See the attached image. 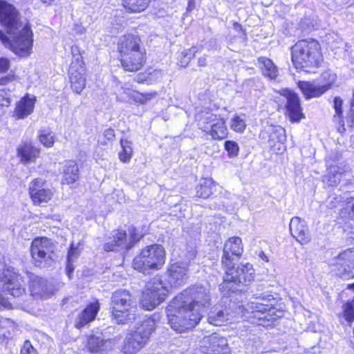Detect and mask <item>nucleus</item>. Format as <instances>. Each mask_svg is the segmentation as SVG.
<instances>
[{
    "mask_svg": "<svg viewBox=\"0 0 354 354\" xmlns=\"http://www.w3.org/2000/svg\"><path fill=\"white\" fill-rule=\"evenodd\" d=\"M210 304L209 290L203 286H194L173 299L167 308L171 328L183 333L194 328L201 319L203 309Z\"/></svg>",
    "mask_w": 354,
    "mask_h": 354,
    "instance_id": "f257e3e1",
    "label": "nucleus"
},
{
    "mask_svg": "<svg viewBox=\"0 0 354 354\" xmlns=\"http://www.w3.org/2000/svg\"><path fill=\"white\" fill-rule=\"evenodd\" d=\"M0 24L6 29V34L0 30V40L16 55L26 57L31 53L32 32L27 24H23L16 9L0 0Z\"/></svg>",
    "mask_w": 354,
    "mask_h": 354,
    "instance_id": "f03ea898",
    "label": "nucleus"
},
{
    "mask_svg": "<svg viewBox=\"0 0 354 354\" xmlns=\"http://www.w3.org/2000/svg\"><path fill=\"white\" fill-rule=\"evenodd\" d=\"M243 252L242 240L238 236L229 238L225 243L223 250L221 264L225 268V274L223 277L227 288L235 290L227 284L234 283L236 285H247L254 279V269L250 263L240 264L234 266V261L238 259Z\"/></svg>",
    "mask_w": 354,
    "mask_h": 354,
    "instance_id": "7ed1b4c3",
    "label": "nucleus"
},
{
    "mask_svg": "<svg viewBox=\"0 0 354 354\" xmlns=\"http://www.w3.org/2000/svg\"><path fill=\"white\" fill-rule=\"evenodd\" d=\"M292 61L298 71L314 73L322 61L321 47L315 39H302L292 48Z\"/></svg>",
    "mask_w": 354,
    "mask_h": 354,
    "instance_id": "20e7f679",
    "label": "nucleus"
},
{
    "mask_svg": "<svg viewBox=\"0 0 354 354\" xmlns=\"http://www.w3.org/2000/svg\"><path fill=\"white\" fill-rule=\"evenodd\" d=\"M138 35L128 34L122 36L118 41V50L123 68L133 72L140 70L145 62V50L140 46Z\"/></svg>",
    "mask_w": 354,
    "mask_h": 354,
    "instance_id": "39448f33",
    "label": "nucleus"
},
{
    "mask_svg": "<svg viewBox=\"0 0 354 354\" xmlns=\"http://www.w3.org/2000/svg\"><path fill=\"white\" fill-rule=\"evenodd\" d=\"M165 252L160 244L148 245L142 250L133 261V268L145 273L149 270H159L165 263Z\"/></svg>",
    "mask_w": 354,
    "mask_h": 354,
    "instance_id": "423d86ee",
    "label": "nucleus"
},
{
    "mask_svg": "<svg viewBox=\"0 0 354 354\" xmlns=\"http://www.w3.org/2000/svg\"><path fill=\"white\" fill-rule=\"evenodd\" d=\"M133 301L129 291L115 290L111 297L112 316L117 324H124L135 318Z\"/></svg>",
    "mask_w": 354,
    "mask_h": 354,
    "instance_id": "0eeeda50",
    "label": "nucleus"
},
{
    "mask_svg": "<svg viewBox=\"0 0 354 354\" xmlns=\"http://www.w3.org/2000/svg\"><path fill=\"white\" fill-rule=\"evenodd\" d=\"M196 120L198 128L214 140H223L228 134L224 119L209 110L198 112Z\"/></svg>",
    "mask_w": 354,
    "mask_h": 354,
    "instance_id": "6e6552de",
    "label": "nucleus"
},
{
    "mask_svg": "<svg viewBox=\"0 0 354 354\" xmlns=\"http://www.w3.org/2000/svg\"><path fill=\"white\" fill-rule=\"evenodd\" d=\"M55 250L54 243L46 237L35 238L31 243L30 254L32 263L39 268H47L53 262Z\"/></svg>",
    "mask_w": 354,
    "mask_h": 354,
    "instance_id": "1a4fd4ad",
    "label": "nucleus"
},
{
    "mask_svg": "<svg viewBox=\"0 0 354 354\" xmlns=\"http://www.w3.org/2000/svg\"><path fill=\"white\" fill-rule=\"evenodd\" d=\"M242 316L247 318L251 323L268 326L273 323L274 317L270 313L269 305L259 301H251L245 306L239 308Z\"/></svg>",
    "mask_w": 354,
    "mask_h": 354,
    "instance_id": "9d476101",
    "label": "nucleus"
},
{
    "mask_svg": "<svg viewBox=\"0 0 354 354\" xmlns=\"http://www.w3.org/2000/svg\"><path fill=\"white\" fill-rule=\"evenodd\" d=\"M141 235L137 232L135 227L128 228V234L126 231L118 230L113 231L111 236L104 245L106 251H118L119 250L129 249L135 243L138 241Z\"/></svg>",
    "mask_w": 354,
    "mask_h": 354,
    "instance_id": "9b49d317",
    "label": "nucleus"
},
{
    "mask_svg": "<svg viewBox=\"0 0 354 354\" xmlns=\"http://www.w3.org/2000/svg\"><path fill=\"white\" fill-rule=\"evenodd\" d=\"M169 290L161 281L155 279L153 282L149 283L147 289L143 292L141 298L142 307L151 310L158 305L165 301Z\"/></svg>",
    "mask_w": 354,
    "mask_h": 354,
    "instance_id": "f8f14e48",
    "label": "nucleus"
},
{
    "mask_svg": "<svg viewBox=\"0 0 354 354\" xmlns=\"http://www.w3.org/2000/svg\"><path fill=\"white\" fill-rule=\"evenodd\" d=\"M333 270L336 274L344 279L354 277V248H348L339 253L331 262Z\"/></svg>",
    "mask_w": 354,
    "mask_h": 354,
    "instance_id": "ddd939ff",
    "label": "nucleus"
},
{
    "mask_svg": "<svg viewBox=\"0 0 354 354\" xmlns=\"http://www.w3.org/2000/svg\"><path fill=\"white\" fill-rule=\"evenodd\" d=\"M0 280L3 289L14 297H20L25 293V283L23 277L13 268H8L0 273Z\"/></svg>",
    "mask_w": 354,
    "mask_h": 354,
    "instance_id": "4468645a",
    "label": "nucleus"
},
{
    "mask_svg": "<svg viewBox=\"0 0 354 354\" xmlns=\"http://www.w3.org/2000/svg\"><path fill=\"white\" fill-rule=\"evenodd\" d=\"M45 183L42 178H35L30 183L28 192L34 205H40L51 200L53 193L51 189L44 187Z\"/></svg>",
    "mask_w": 354,
    "mask_h": 354,
    "instance_id": "2eb2a0df",
    "label": "nucleus"
},
{
    "mask_svg": "<svg viewBox=\"0 0 354 354\" xmlns=\"http://www.w3.org/2000/svg\"><path fill=\"white\" fill-rule=\"evenodd\" d=\"M279 93L286 99V109L290 121L297 122L301 118H304V115L302 113L299 96L295 93L286 88L281 89Z\"/></svg>",
    "mask_w": 354,
    "mask_h": 354,
    "instance_id": "dca6fc26",
    "label": "nucleus"
},
{
    "mask_svg": "<svg viewBox=\"0 0 354 354\" xmlns=\"http://www.w3.org/2000/svg\"><path fill=\"white\" fill-rule=\"evenodd\" d=\"M155 328V319L151 317H148L138 322L128 331L133 336L134 338L139 340V342L145 346L149 342L150 337Z\"/></svg>",
    "mask_w": 354,
    "mask_h": 354,
    "instance_id": "f3484780",
    "label": "nucleus"
},
{
    "mask_svg": "<svg viewBox=\"0 0 354 354\" xmlns=\"http://www.w3.org/2000/svg\"><path fill=\"white\" fill-rule=\"evenodd\" d=\"M188 264L186 262H176L171 264L167 270V282L171 287L183 285L187 279Z\"/></svg>",
    "mask_w": 354,
    "mask_h": 354,
    "instance_id": "a211bd4d",
    "label": "nucleus"
},
{
    "mask_svg": "<svg viewBox=\"0 0 354 354\" xmlns=\"http://www.w3.org/2000/svg\"><path fill=\"white\" fill-rule=\"evenodd\" d=\"M29 279L30 290L32 296L47 298L52 294V289L48 286L47 281L30 272H26Z\"/></svg>",
    "mask_w": 354,
    "mask_h": 354,
    "instance_id": "6ab92c4d",
    "label": "nucleus"
},
{
    "mask_svg": "<svg viewBox=\"0 0 354 354\" xmlns=\"http://www.w3.org/2000/svg\"><path fill=\"white\" fill-rule=\"evenodd\" d=\"M290 230L292 236L301 244H306L310 241L309 231L305 220L298 216L291 218Z\"/></svg>",
    "mask_w": 354,
    "mask_h": 354,
    "instance_id": "aec40b11",
    "label": "nucleus"
},
{
    "mask_svg": "<svg viewBox=\"0 0 354 354\" xmlns=\"http://www.w3.org/2000/svg\"><path fill=\"white\" fill-rule=\"evenodd\" d=\"M203 342L207 351L214 354H230L227 339L216 333L205 337Z\"/></svg>",
    "mask_w": 354,
    "mask_h": 354,
    "instance_id": "412c9836",
    "label": "nucleus"
},
{
    "mask_svg": "<svg viewBox=\"0 0 354 354\" xmlns=\"http://www.w3.org/2000/svg\"><path fill=\"white\" fill-rule=\"evenodd\" d=\"M111 339H104L101 336L91 335L88 337L86 348L92 354H107L112 349Z\"/></svg>",
    "mask_w": 354,
    "mask_h": 354,
    "instance_id": "4be33fe9",
    "label": "nucleus"
},
{
    "mask_svg": "<svg viewBox=\"0 0 354 354\" xmlns=\"http://www.w3.org/2000/svg\"><path fill=\"white\" fill-rule=\"evenodd\" d=\"M84 65L78 66L71 64L69 68V77L73 90L80 93L86 86Z\"/></svg>",
    "mask_w": 354,
    "mask_h": 354,
    "instance_id": "5701e85b",
    "label": "nucleus"
},
{
    "mask_svg": "<svg viewBox=\"0 0 354 354\" xmlns=\"http://www.w3.org/2000/svg\"><path fill=\"white\" fill-rule=\"evenodd\" d=\"M100 309V304L97 301H95L89 304L80 313L78 314L75 326L81 328L93 321Z\"/></svg>",
    "mask_w": 354,
    "mask_h": 354,
    "instance_id": "b1692460",
    "label": "nucleus"
},
{
    "mask_svg": "<svg viewBox=\"0 0 354 354\" xmlns=\"http://www.w3.org/2000/svg\"><path fill=\"white\" fill-rule=\"evenodd\" d=\"M62 183L69 185L76 182L79 178V168L75 161H66L60 169Z\"/></svg>",
    "mask_w": 354,
    "mask_h": 354,
    "instance_id": "393cba45",
    "label": "nucleus"
},
{
    "mask_svg": "<svg viewBox=\"0 0 354 354\" xmlns=\"http://www.w3.org/2000/svg\"><path fill=\"white\" fill-rule=\"evenodd\" d=\"M298 86L306 99L317 97L327 91V86H322L321 84H316L314 82L299 81Z\"/></svg>",
    "mask_w": 354,
    "mask_h": 354,
    "instance_id": "a878e982",
    "label": "nucleus"
},
{
    "mask_svg": "<svg viewBox=\"0 0 354 354\" xmlns=\"http://www.w3.org/2000/svg\"><path fill=\"white\" fill-rule=\"evenodd\" d=\"M35 103V97L26 96L17 104L15 110V116L17 119H23L30 115L34 109Z\"/></svg>",
    "mask_w": 354,
    "mask_h": 354,
    "instance_id": "bb28decb",
    "label": "nucleus"
},
{
    "mask_svg": "<svg viewBox=\"0 0 354 354\" xmlns=\"http://www.w3.org/2000/svg\"><path fill=\"white\" fill-rule=\"evenodd\" d=\"M144 347L145 346L128 331L120 345V351L124 354H136Z\"/></svg>",
    "mask_w": 354,
    "mask_h": 354,
    "instance_id": "cd10ccee",
    "label": "nucleus"
},
{
    "mask_svg": "<svg viewBox=\"0 0 354 354\" xmlns=\"http://www.w3.org/2000/svg\"><path fill=\"white\" fill-rule=\"evenodd\" d=\"M144 347L145 346L128 331L120 345V351L124 354H136Z\"/></svg>",
    "mask_w": 354,
    "mask_h": 354,
    "instance_id": "c85d7f7f",
    "label": "nucleus"
},
{
    "mask_svg": "<svg viewBox=\"0 0 354 354\" xmlns=\"http://www.w3.org/2000/svg\"><path fill=\"white\" fill-rule=\"evenodd\" d=\"M230 315L226 308L214 306L208 314V322L214 326H221L230 319Z\"/></svg>",
    "mask_w": 354,
    "mask_h": 354,
    "instance_id": "c756f323",
    "label": "nucleus"
},
{
    "mask_svg": "<svg viewBox=\"0 0 354 354\" xmlns=\"http://www.w3.org/2000/svg\"><path fill=\"white\" fill-rule=\"evenodd\" d=\"M120 90L122 94L126 95L129 99L139 104L147 103L151 100L156 93H141L133 90L127 84H120Z\"/></svg>",
    "mask_w": 354,
    "mask_h": 354,
    "instance_id": "7c9ffc66",
    "label": "nucleus"
},
{
    "mask_svg": "<svg viewBox=\"0 0 354 354\" xmlns=\"http://www.w3.org/2000/svg\"><path fill=\"white\" fill-rule=\"evenodd\" d=\"M258 64L264 76L274 80L278 76V68L272 61L266 57H259Z\"/></svg>",
    "mask_w": 354,
    "mask_h": 354,
    "instance_id": "2f4dec72",
    "label": "nucleus"
},
{
    "mask_svg": "<svg viewBox=\"0 0 354 354\" xmlns=\"http://www.w3.org/2000/svg\"><path fill=\"white\" fill-rule=\"evenodd\" d=\"M151 0H122V6L130 13H140L145 10Z\"/></svg>",
    "mask_w": 354,
    "mask_h": 354,
    "instance_id": "473e14b6",
    "label": "nucleus"
},
{
    "mask_svg": "<svg viewBox=\"0 0 354 354\" xmlns=\"http://www.w3.org/2000/svg\"><path fill=\"white\" fill-rule=\"evenodd\" d=\"M21 161L24 162L34 161L39 156V149L35 148L30 143H24L18 149Z\"/></svg>",
    "mask_w": 354,
    "mask_h": 354,
    "instance_id": "72a5a7b5",
    "label": "nucleus"
},
{
    "mask_svg": "<svg viewBox=\"0 0 354 354\" xmlns=\"http://www.w3.org/2000/svg\"><path fill=\"white\" fill-rule=\"evenodd\" d=\"M215 182L212 178H205L196 186V194L198 197L207 198L212 194Z\"/></svg>",
    "mask_w": 354,
    "mask_h": 354,
    "instance_id": "f704fd0d",
    "label": "nucleus"
},
{
    "mask_svg": "<svg viewBox=\"0 0 354 354\" xmlns=\"http://www.w3.org/2000/svg\"><path fill=\"white\" fill-rule=\"evenodd\" d=\"M342 105L343 100L340 97H335L333 100V108L335 111V115H334V120L336 122L339 124L338 127V131L341 133L345 131L344 124L342 120Z\"/></svg>",
    "mask_w": 354,
    "mask_h": 354,
    "instance_id": "c9c22d12",
    "label": "nucleus"
},
{
    "mask_svg": "<svg viewBox=\"0 0 354 354\" xmlns=\"http://www.w3.org/2000/svg\"><path fill=\"white\" fill-rule=\"evenodd\" d=\"M120 146L122 151L119 153V158L123 162H128L131 159L133 149L131 142L127 139H120Z\"/></svg>",
    "mask_w": 354,
    "mask_h": 354,
    "instance_id": "e433bc0d",
    "label": "nucleus"
},
{
    "mask_svg": "<svg viewBox=\"0 0 354 354\" xmlns=\"http://www.w3.org/2000/svg\"><path fill=\"white\" fill-rule=\"evenodd\" d=\"M40 142L46 147H51L55 142V135L49 129H41L38 132Z\"/></svg>",
    "mask_w": 354,
    "mask_h": 354,
    "instance_id": "4c0bfd02",
    "label": "nucleus"
},
{
    "mask_svg": "<svg viewBox=\"0 0 354 354\" xmlns=\"http://www.w3.org/2000/svg\"><path fill=\"white\" fill-rule=\"evenodd\" d=\"M272 131L270 133V138L268 140L269 145L270 147H273L272 142L276 141L277 144L279 145L278 149L280 150L281 146L282 145L281 141L283 137L284 129L281 127H278L274 129H272Z\"/></svg>",
    "mask_w": 354,
    "mask_h": 354,
    "instance_id": "58836bf2",
    "label": "nucleus"
},
{
    "mask_svg": "<svg viewBox=\"0 0 354 354\" xmlns=\"http://www.w3.org/2000/svg\"><path fill=\"white\" fill-rule=\"evenodd\" d=\"M336 81V75L331 71L328 70L323 72L320 76L322 86H327V91L330 88L331 85Z\"/></svg>",
    "mask_w": 354,
    "mask_h": 354,
    "instance_id": "ea45409f",
    "label": "nucleus"
},
{
    "mask_svg": "<svg viewBox=\"0 0 354 354\" xmlns=\"http://www.w3.org/2000/svg\"><path fill=\"white\" fill-rule=\"evenodd\" d=\"M342 315L348 323L354 321V302L352 301L346 303L342 308Z\"/></svg>",
    "mask_w": 354,
    "mask_h": 354,
    "instance_id": "a19ab883",
    "label": "nucleus"
},
{
    "mask_svg": "<svg viewBox=\"0 0 354 354\" xmlns=\"http://www.w3.org/2000/svg\"><path fill=\"white\" fill-rule=\"evenodd\" d=\"M230 127L233 131L241 133L245 130L246 127V124L243 119L235 115L231 119Z\"/></svg>",
    "mask_w": 354,
    "mask_h": 354,
    "instance_id": "79ce46f5",
    "label": "nucleus"
},
{
    "mask_svg": "<svg viewBox=\"0 0 354 354\" xmlns=\"http://www.w3.org/2000/svg\"><path fill=\"white\" fill-rule=\"evenodd\" d=\"M341 175V173L336 172V168L335 167H332L330 168L325 180L327 181L328 185L335 186L340 181Z\"/></svg>",
    "mask_w": 354,
    "mask_h": 354,
    "instance_id": "37998d69",
    "label": "nucleus"
},
{
    "mask_svg": "<svg viewBox=\"0 0 354 354\" xmlns=\"http://www.w3.org/2000/svg\"><path fill=\"white\" fill-rule=\"evenodd\" d=\"M225 149L227 151L230 158L236 157L239 155V147L238 144L232 140H227L225 142Z\"/></svg>",
    "mask_w": 354,
    "mask_h": 354,
    "instance_id": "c03bdc74",
    "label": "nucleus"
},
{
    "mask_svg": "<svg viewBox=\"0 0 354 354\" xmlns=\"http://www.w3.org/2000/svg\"><path fill=\"white\" fill-rule=\"evenodd\" d=\"M71 55L73 56V60L71 64L82 66L84 65L82 57L80 55V50L77 45H73L71 46Z\"/></svg>",
    "mask_w": 354,
    "mask_h": 354,
    "instance_id": "a18cd8bd",
    "label": "nucleus"
},
{
    "mask_svg": "<svg viewBox=\"0 0 354 354\" xmlns=\"http://www.w3.org/2000/svg\"><path fill=\"white\" fill-rule=\"evenodd\" d=\"M197 52L196 47H192L185 51L182 52L179 56L185 57V61H181L180 66L182 67L186 66L188 63L190 62L192 57H194L196 53Z\"/></svg>",
    "mask_w": 354,
    "mask_h": 354,
    "instance_id": "49530a36",
    "label": "nucleus"
},
{
    "mask_svg": "<svg viewBox=\"0 0 354 354\" xmlns=\"http://www.w3.org/2000/svg\"><path fill=\"white\" fill-rule=\"evenodd\" d=\"M80 254V250L79 248V245H75V244L72 243L68 252L67 259L68 261H73L79 257Z\"/></svg>",
    "mask_w": 354,
    "mask_h": 354,
    "instance_id": "de8ad7c7",
    "label": "nucleus"
},
{
    "mask_svg": "<svg viewBox=\"0 0 354 354\" xmlns=\"http://www.w3.org/2000/svg\"><path fill=\"white\" fill-rule=\"evenodd\" d=\"M11 102L10 93L3 88H0V105L3 106H9Z\"/></svg>",
    "mask_w": 354,
    "mask_h": 354,
    "instance_id": "09e8293b",
    "label": "nucleus"
},
{
    "mask_svg": "<svg viewBox=\"0 0 354 354\" xmlns=\"http://www.w3.org/2000/svg\"><path fill=\"white\" fill-rule=\"evenodd\" d=\"M20 353L21 354H38L37 350L28 340L24 342Z\"/></svg>",
    "mask_w": 354,
    "mask_h": 354,
    "instance_id": "8fccbe9b",
    "label": "nucleus"
},
{
    "mask_svg": "<svg viewBox=\"0 0 354 354\" xmlns=\"http://www.w3.org/2000/svg\"><path fill=\"white\" fill-rule=\"evenodd\" d=\"M346 211L349 218L354 220V197L348 199L346 204Z\"/></svg>",
    "mask_w": 354,
    "mask_h": 354,
    "instance_id": "3c124183",
    "label": "nucleus"
},
{
    "mask_svg": "<svg viewBox=\"0 0 354 354\" xmlns=\"http://www.w3.org/2000/svg\"><path fill=\"white\" fill-rule=\"evenodd\" d=\"M10 68V61L7 58H0V73H5Z\"/></svg>",
    "mask_w": 354,
    "mask_h": 354,
    "instance_id": "603ef678",
    "label": "nucleus"
},
{
    "mask_svg": "<svg viewBox=\"0 0 354 354\" xmlns=\"http://www.w3.org/2000/svg\"><path fill=\"white\" fill-rule=\"evenodd\" d=\"M348 122H351V126L354 127V91L353 97L351 102V109L348 114Z\"/></svg>",
    "mask_w": 354,
    "mask_h": 354,
    "instance_id": "864d4df0",
    "label": "nucleus"
},
{
    "mask_svg": "<svg viewBox=\"0 0 354 354\" xmlns=\"http://www.w3.org/2000/svg\"><path fill=\"white\" fill-rule=\"evenodd\" d=\"M11 304L8 301V299L3 297L1 295H0V309L2 308H11Z\"/></svg>",
    "mask_w": 354,
    "mask_h": 354,
    "instance_id": "5fc2aeb1",
    "label": "nucleus"
},
{
    "mask_svg": "<svg viewBox=\"0 0 354 354\" xmlns=\"http://www.w3.org/2000/svg\"><path fill=\"white\" fill-rule=\"evenodd\" d=\"M103 136L108 140H111L115 137V131L113 129H111V128L106 129L104 131Z\"/></svg>",
    "mask_w": 354,
    "mask_h": 354,
    "instance_id": "6e6d98bb",
    "label": "nucleus"
},
{
    "mask_svg": "<svg viewBox=\"0 0 354 354\" xmlns=\"http://www.w3.org/2000/svg\"><path fill=\"white\" fill-rule=\"evenodd\" d=\"M66 272L69 278H71V274H73L74 268L73 266V261H68L67 259V264H66Z\"/></svg>",
    "mask_w": 354,
    "mask_h": 354,
    "instance_id": "4d7b16f0",
    "label": "nucleus"
},
{
    "mask_svg": "<svg viewBox=\"0 0 354 354\" xmlns=\"http://www.w3.org/2000/svg\"><path fill=\"white\" fill-rule=\"evenodd\" d=\"M10 80H11V78L10 77H8V76L2 77V78H0V86L6 84Z\"/></svg>",
    "mask_w": 354,
    "mask_h": 354,
    "instance_id": "13d9d810",
    "label": "nucleus"
},
{
    "mask_svg": "<svg viewBox=\"0 0 354 354\" xmlns=\"http://www.w3.org/2000/svg\"><path fill=\"white\" fill-rule=\"evenodd\" d=\"M198 64L201 66H205L206 65V58L201 57L198 59Z\"/></svg>",
    "mask_w": 354,
    "mask_h": 354,
    "instance_id": "bf43d9fd",
    "label": "nucleus"
},
{
    "mask_svg": "<svg viewBox=\"0 0 354 354\" xmlns=\"http://www.w3.org/2000/svg\"><path fill=\"white\" fill-rule=\"evenodd\" d=\"M75 31L77 32V33H80V34H82L83 32H85V28L84 27H82V26H77L75 27Z\"/></svg>",
    "mask_w": 354,
    "mask_h": 354,
    "instance_id": "052dcab7",
    "label": "nucleus"
},
{
    "mask_svg": "<svg viewBox=\"0 0 354 354\" xmlns=\"http://www.w3.org/2000/svg\"><path fill=\"white\" fill-rule=\"evenodd\" d=\"M259 257L264 261H268V257H266V255L263 253V252H261L260 254H259Z\"/></svg>",
    "mask_w": 354,
    "mask_h": 354,
    "instance_id": "680f3d73",
    "label": "nucleus"
},
{
    "mask_svg": "<svg viewBox=\"0 0 354 354\" xmlns=\"http://www.w3.org/2000/svg\"><path fill=\"white\" fill-rule=\"evenodd\" d=\"M193 0H189V3H188V10H192L194 5V3L192 2Z\"/></svg>",
    "mask_w": 354,
    "mask_h": 354,
    "instance_id": "e2e57ef3",
    "label": "nucleus"
},
{
    "mask_svg": "<svg viewBox=\"0 0 354 354\" xmlns=\"http://www.w3.org/2000/svg\"><path fill=\"white\" fill-rule=\"evenodd\" d=\"M44 3L49 4L53 0H41Z\"/></svg>",
    "mask_w": 354,
    "mask_h": 354,
    "instance_id": "0e129e2a",
    "label": "nucleus"
},
{
    "mask_svg": "<svg viewBox=\"0 0 354 354\" xmlns=\"http://www.w3.org/2000/svg\"><path fill=\"white\" fill-rule=\"evenodd\" d=\"M181 59L179 61L178 64L180 65L181 61H185V57L180 56Z\"/></svg>",
    "mask_w": 354,
    "mask_h": 354,
    "instance_id": "69168bd1",
    "label": "nucleus"
},
{
    "mask_svg": "<svg viewBox=\"0 0 354 354\" xmlns=\"http://www.w3.org/2000/svg\"><path fill=\"white\" fill-rule=\"evenodd\" d=\"M348 288H354V283L348 285Z\"/></svg>",
    "mask_w": 354,
    "mask_h": 354,
    "instance_id": "338daca9",
    "label": "nucleus"
},
{
    "mask_svg": "<svg viewBox=\"0 0 354 354\" xmlns=\"http://www.w3.org/2000/svg\"><path fill=\"white\" fill-rule=\"evenodd\" d=\"M6 322V320L1 319H0V326L3 324V322Z\"/></svg>",
    "mask_w": 354,
    "mask_h": 354,
    "instance_id": "774afa93",
    "label": "nucleus"
}]
</instances>
